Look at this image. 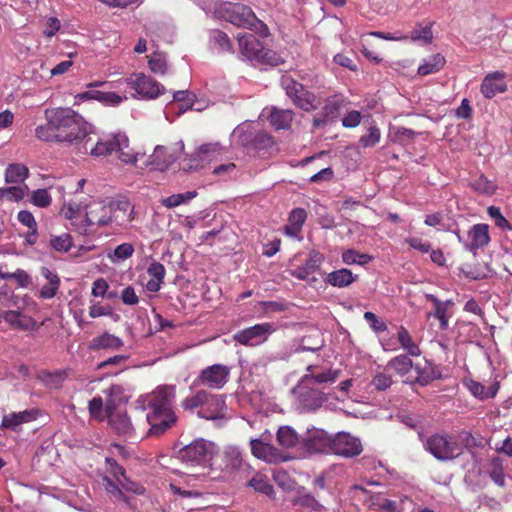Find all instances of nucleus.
<instances>
[{
    "instance_id": "f257e3e1",
    "label": "nucleus",
    "mask_w": 512,
    "mask_h": 512,
    "mask_svg": "<svg viewBox=\"0 0 512 512\" xmlns=\"http://www.w3.org/2000/svg\"><path fill=\"white\" fill-rule=\"evenodd\" d=\"M45 115L47 122L35 129V136L41 141L80 147L93 134V126L71 108L47 110Z\"/></svg>"
},
{
    "instance_id": "f03ea898",
    "label": "nucleus",
    "mask_w": 512,
    "mask_h": 512,
    "mask_svg": "<svg viewBox=\"0 0 512 512\" xmlns=\"http://www.w3.org/2000/svg\"><path fill=\"white\" fill-rule=\"evenodd\" d=\"M91 141L92 138L91 135H89L86 141L78 147V152L81 154H90L95 158L108 156L113 152H118L119 159L125 164L135 163L140 156V153H133L127 150L129 148V139L124 133H117L98 138L95 143H91Z\"/></svg>"
},
{
    "instance_id": "7ed1b4c3",
    "label": "nucleus",
    "mask_w": 512,
    "mask_h": 512,
    "mask_svg": "<svg viewBox=\"0 0 512 512\" xmlns=\"http://www.w3.org/2000/svg\"><path fill=\"white\" fill-rule=\"evenodd\" d=\"M418 438L424 450L440 462L454 461L463 454V447L456 436L447 432H436L426 436L423 431H419Z\"/></svg>"
},
{
    "instance_id": "20e7f679",
    "label": "nucleus",
    "mask_w": 512,
    "mask_h": 512,
    "mask_svg": "<svg viewBox=\"0 0 512 512\" xmlns=\"http://www.w3.org/2000/svg\"><path fill=\"white\" fill-rule=\"evenodd\" d=\"M182 407L186 410L200 408L197 415L207 420L223 419L225 417L226 403L223 395L211 394L206 390H199L195 395L185 398Z\"/></svg>"
},
{
    "instance_id": "39448f33",
    "label": "nucleus",
    "mask_w": 512,
    "mask_h": 512,
    "mask_svg": "<svg viewBox=\"0 0 512 512\" xmlns=\"http://www.w3.org/2000/svg\"><path fill=\"white\" fill-rule=\"evenodd\" d=\"M216 17L230 22L231 24L248 29L256 28L258 25L263 29V35L267 34V26L260 21L252 9L241 3L222 2L215 6Z\"/></svg>"
},
{
    "instance_id": "423d86ee",
    "label": "nucleus",
    "mask_w": 512,
    "mask_h": 512,
    "mask_svg": "<svg viewBox=\"0 0 512 512\" xmlns=\"http://www.w3.org/2000/svg\"><path fill=\"white\" fill-rule=\"evenodd\" d=\"M280 85L293 104L301 110L309 112L319 107L320 103L315 94L290 75H283Z\"/></svg>"
},
{
    "instance_id": "0eeeda50",
    "label": "nucleus",
    "mask_w": 512,
    "mask_h": 512,
    "mask_svg": "<svg viewBox=\"0 0 512 512\" xmlns=\"http://www.w3.org/2000/svg\"><path fill=\"white\" fill-rule=\"evenodd\" d=\"M84 221L85 224L78 227L80 234H88L99 227L109 226L111 209L109 202L92 201L85 206Z\"/></svg>"
},
{
    "instance_id": "6e6552de",
    "label": "nucleus",
    "mask_w": 512,
    "mask_h": 512,
    "mask_svg": "<svg viewBox=\"0 0 512 512\" xmlns=\"http://www.w3.org/2000/svg\"><path fill=\"white\" fill-rule=\"evenodd\" d=\"M216 453L213 442L199 438L185 445L178 451V457L191 465H201L209 462Z\"/></svg>"
},
{
    "instance_id": "1a4fd4ad",
    "label": "nucleus",
    "mask_w": 512,
    "mask_h": 512,
    "mask_svg": "<svg viewBox=\"0 0 512 512\" xmlns=\"http://www.w3.org/2000/svg\"><path fill=\"white\" fill-rule=\"evenodd\" d=\"M220 470L228 475L242 473L249 475L252 466L247 462L243 451L236 445H226L220 453Z\"/></svg>"
},
{
    "instance_id": "9d476101",
    "label": "nucleus",
    "mask_w": 512,
    "mask_h": 512,
    "mask_svg": "<svg viewBox=\"0 0 512 512\" xmlns=\"http://www.w3.org/2000/svg\"><path fill=\"white\" fill-rule=\"evenodd\" d=\"M275 331L274 323L264 322L237 331L233 339L241 345L255 347L266 342Z\"/></svg>"
},
{
    "instance_id": "9b49d317",
    "label": "nucleus",
    "mask_w": 512,
    "mask_h": 512,
    "mask_svg": "<svg viewBox=\"0 0 512 512\" xmlns=\"http://www.w3.org/2000/svg\"><path fill=\"white\" fill-rule=\"evenodd\" d=\"M230 368L222 364H214L203 369L194 380V386H206L210 389H221L228 382Z\"/></svg>"
},
{
    "instance_id": "f8f14e48",
    "label": "nucleus",
    "mask_w": 512,
    "mask_h": 512,
    "mask_svg": "<svg viewBox=\"0 0 512 512\" xmlns=\"http://www.w3.org/2000/svg\"><path fill=\"white\" fill-rule=\"evenodd\" d=\"M292 393L303 411L316 410L327 400L325 393L301 381L293 388Z\"/></svg>"
},
{
    "instance_id": "ddd939ff",
    "label": "nucleus",
    "mask_w": 512,
    "mask_h": 512,
    "mask_svg": "<svg viewBox=\"0 0 512 512\" xmlns=\"http://www.w3.org/2000/svg\"><path fill=\"white\" fill-rule=\"evenodd\" d=\"M126 83L145 99H155L165 91L163 85L143 73L132 74L126 79Z\"/></svg>"
},
{
    "instance_id": "4468645a",
    "label": "nucleus",
    "mask_w": 512,
    "mask_h": 512,
    "mask_svg": "<svg viewBox=\"0 0 512 512\" xmlns=\"http://www.w3.org/2000/svg\"><path fill=\"white\" fill-rule=\"evenodd\" d=\"M363 450L359 438L346 432H339L332 437L331 453L344 458H353L361 454Z\"/></svg>"
},
{
    "instance_id": "2eb2a0df",
    "label": "nucleus",
    "mask_w": 512,
    "mask_h": 512,
    "mask_svg": "<svg viewBox=\"0 0 512 512\" xmlns=\"http://www.w3.org/2000/svg\"><path fill=\"white\" fill-rule=\"evenodd\" d=\"M331 443L332 437L322 429H307L301 437V447L311 454L331 452Z\"/></svg>"
},
{
    "instance_id": "dca6fc26",
    "label": "nucleus",
    "mask_w": 512,
    "mask_h": 512,
    "mask_svg": "<svg viewBox=\"0 0 512 512\" xmlns=\"http://www.w3.org/2000/svg\"><path fill=\"white\" fill-rule=\"evenodd\" d=\"M146 420L150 425L149 434L159 436L174 426L177 416L174 410L149 409Z\"/></svg>"
},
{
    "instance_id": "f3484780",
    "label": "nucleus",
    "mask_w": 512,
    "mask_h": 512,
    "mask_svg": "<svg viewBox=\"0 0 512 512\" xmlns=\"http://www.w3.org/2000/svg\"><path fill=\"white\" fill-rule=\"evenodd\" d=\"M250 448L253 456L270 464H277L287 460L279 449L267 443L264 438L251 439Z\"/></svg>"
},
{
    "instance_id": "a211bd4d",
    "label": "nucleus",
    "mask_w": 512,
    "mask_h": 512,
    "mask_svg": "<svg viewBox=\"0 0 512 512\" xmlns=\"http://www.w3.org/2000/svg\"><path fill=\"white\" fill-rule=\"evenodd\" d=\"M324 346V341L321 338H317L312 341L311 337H303L301 341H293L286 346L282 351L278 352L274 356V360H289L294 354L310 351L317 352Z\"/></svg>"
},
{
    "instance_id": "6ab92c4d",
    "label": "nucleus",
    "mask_w": 512,
    "mask_h": 512,
    "mask_svg": "<svg viewBox=\"0 0 512 512\" xmlns=\"http://www.w3.org/2000/svg\"><path fill=\"white\" fill-rule=\"evenodd\" d=\"M175 397V385H160L148 396V408L174 410Z\"/></svg>"
},
{
    "instance_id": "aec40b11",
    "label": "nucleus",
    "mask_w": 512,
    "mask_h": 512,
    "mask_svg": "<svg viewBox=\"0 0 512 512\" xmlns=\"http://www.w3.org/2000/svg\"><path fill=\"white\" fill-rule=\"evenodd\" d=\"M109 226H125L133 220L134 207L127 199L109 201Z\"/></svg>"
},
{
    "instance_id": "412c9836",
    "label": "nucleus",
    "mask_w": 512,
    "mask_h": 512,
    "mask_svg": "<svg viewBox=\"0 0 512 512\" xmlns=\"http://www.w3.org/2000/svg\"><path fill=\"white\" fill-rule=\"evenodd\" d=\"M339 376V371L337 370H323L318 371V367L315 365H308L306 367V374H304L299 381L304 384L314 386V384H328L334 383Z\"/></svg>"
},
{
    "instance_id": "4be33fe9",
    "label": "nucleus",
    "mask_w": 512,
    "mask_h": 512,
    "mask_svg": "<svg viewBox=\"0 0 512 512\" xmlns=\"http://www.w3.org/2000/svg\"><path fill=\"white\" fill-rule=\"evenodd\" d=\"M505 74L500 71L489 73L482 80L480 91L487 99L493 98L498 93H503L507 90V85L504 82Z\"/></svg>"
},
{
    "instance_id": "5701e85b",
    "label": "nucleus",
    "mask_w": 512,
    "mask_h": 512,
    "mask_svg": "<svg viewBox=\"0 0 512 512\" xmlns=\"http://www.w3.org/2000/svg\"><path fill=\"white\" fill-rule=\"evenodd\" d=\"M238 44L241 54L248 60L257 63L264 47L263 44L251 33L239 34Z\"/></svg>"
},
{
    "instance_id": "b1692460",
    "label": "nucleus",
    "mask_w": 512,
    "mask_h": 512,
    "mask_svg": "<svg viewBox=\"0 0 512 512\" xmlns=\"http://www.w3.org/2000/svg\"><path fill=\"white\" fill-rule=\"evenodd\" d=\"M123 346L124 342L120 337L111 334L107 331L94 337L88 343V349L93 352H97L100 350L113 352L120 350Z\"/></svg>"
},
{
    "instance_id": "393cba45",
    "label": "nucleus",
    "mask_w": 512,
    "mask_h": 512,
    "mask_svg": "<svg viewBox=\"0 0 512 512\" xmlns=\"http://www.w3.org/2000/svg\"><path fill=\"white\" fill-rule=\"evenodd\" d=\"M468 239V243H466V250L473 253L488 245L490 241L488 225L482 223L473 225L468 231Z\"/></svg>"
},
{
    "instance_id": "a878e982",
    "label": "nucleus",
    "mask_w": 512,
    "mask_h": 512,
    "mask_svg": "<svg viewBox=\"0 0 512 512\" xmlns=\"http://www.w3.org/2000/svg\"><path fill=\"white\" fill-rule=\"evenodd\" d=\"M323 261L324 255L316 250H312L305 263L293 269L290 274L297 279L306 280L311 274L319 270Z\"/></svg>"
},
{
    "instance_id": "bb28decb",
    "label": "nucleus",
    "mask_w": 512,
    "mask_h": 512,
    "mask_svg": "<svg viewBox=\"0 0 512 512\" xmlns=\"http://www.w3.org/2000/svg\"><path fill=\"white\" fill-rule=\"evenodd\" d=\"M0 319H3L13 328L20 330H31L36 327V321L27 315L15 310H6L0 312Z\"/></svg>"
},
{
    "instance_id": "cd10ccee",
    "label": "nucleus",
    "mask_w": 512,
    "mask_h": 512,
    "mask_svg": "<svg viewBox=\"0 0 512 512\" xmlns=\"http://www.w3.org/2000/svg\"><path fill=\"white\" fill-rule=\"evenodd\" d=\"M248 476H251L247 482V487L254 489L255 492L263 494L271 499H275L274 487L270 484L268 477L252 468V472Z\"/></svg>"
},
{
    "instance_id": "c85d7f7f",
    "label": "nucleus",
    "mask_w": 512,
    "mask_h": 512,
    "mask_svg": "<svg viewBox=\"0 0 512 512\" xmlns=\"http://www.w3.org/2000/svg\"><path fill=\"white\" fill-rule=\"evenodd\" d=\"M37 416L36 410H24L17 413H10L3 416L0 428L17 430V428L24 423L35 420Z\"/></svg>"
},
{
    "instance_id": "c756f323",
    "label": "nucleus",
    "mask_w": 512,
    "mask_h": 512,
    "mask_svg": "<svg viewBox=\"0 0 512 512\" xmlns=\"http://www.w3.org/2000/svg\"><path fill=\"white\" fill-rule=\"evenodd\" d=\"M292 504L308 509L310 512H327V508L322 505L314 495L301 488L297 495L292 499Z\"/></svg>"
},
{
    "instance_id": "7c9ffc66",
    "label": "nucleus",
    "mask_w": 512,
    "mask_h": 512,
    "mask_svg": "<svg viewBox=\"0 0 512 512\" xmlns=\"http://www.w3.org/2000/svg\"><path fill=\"white\" fill-rule=\"evenodd\" d=\"M109 423L117 434L124 437H131L133 435V425L126 413H110Z\"/></svg>"
},
{
    "instance_id": "2f4dec72",
    "label": "nucleus",
    "mask_w": 512,
    "mask_h": 512,
    "mask_svg": "<svg viewBox=\"0 0 512 512\" xmlns=\"http://www.w3.org/2000/svg\"><path fill=\"white\" fill-rule=\"evenodd\" d=\"M357 276L353 275L352 271L347 268H342L330 272L325 281L329 285L337 288H344L356 281Z\"/></svg>"
},
{
    "instance_id": "473e14b6",
    "label": "nucleus",
    "mask_w": 512,
    "mask_h": 512,
    "mask_svg": "<svg viewBox=\"0 0 512 512\" xmlns=\"http://www.w3.org/2000/svg\"><path fill=\"white\" fill-rule=\"evenodd\" d=\"M294 118V112L290 109L273 107L269 115L271 125L277 129H289Z\"/></svg>"
},
{
    "instance_id": "72a5a7b5",
    "label": "nucleus",
    "mask_w": 512,
    "mask_h": 512,
    "mask_svg": "<svg viewBox=\"0 0 512 512\" xmlns=\"http://www.w3.org/2000/svg\"><path fill=\"white\" fill-rule=\"evenodd\" d=\"M176 160V157L167 152L166 147L158 145L152 155L149 156L148 165L155 169L163 170Z\"/></svg>"
},
{
    "instance_id": "f704fd0d",
    "label": "nucleus",
    "mask_w": 512,
    "mask_h": 512,
    "mask_svg": "<svg viewBox=\"0 0 512 512\" xmlns=\"http://www.w3.org/2000/svg\"><path fill=\"white\" fill-rule=\"evenodd\" d=\"M29 176L28 168L21 163L9 164L5 170V182L8 184H19Z\"/></svg>"
},
{
    "instance_id": "c9c22d12",
    "label": "nucleus",
    "mask_w": 512,
    "mask_h": 512,
    "mask_svg": "<svg viewBox=\"0 0 512 512\" xmlns=\"http://www.w3.org/2000/svg\"><path fill=\"white\" fill-rule=\"evenodd\" d=\"M277 441L284 448L301 446V438L290 426H281L277 431Z\"/></svg>"
},
{
    "instance_id": "e433bc0d",
    "label": "nucleus",
    "mask_w": 512,
    "mask_h": 512,
    "mask_svg": "<svg viewBox=\"0 0 512 512\" xmlns=\"http://www.w3.org/2000/svg\"><path fill=\"white\" fill-rule=\"evenodd\" d=\"M445 58L443 55L437 53L429 56L423 60V63L418 67V74L426 76L438 72L445 65Z\"/></svg>"
},
{
    "instance_id": "4c0bfd02",
    "label": "nucleus",
    "mask_w": 512,
    "mask_h": 512,
    "mask_svg": "<svg viewBox=\"0 0 512 512\" xmlns=\"http://www.w3.org/2000/svg\"><path fill=\"white\" fill-rule=\"evenodd\" d=\"M407 36V40L412 42L421 43L423 45L430 44L433 40L432 24H419L410 32V35Z\"/></svg>"
},
{
    "instance_id": "58836bf2",
    "label": "nucleus",
    "mask_w": 512,
    "mask_h": 512,
    "mask_svg": "<svg viewBox=\"0 0 512 512\" xmlns=\"http://www.w3.org/2000/svg\"><path fill=\"white\" fill-rule=\"evenodd\" d=\"M224 148L220 143H206L201 145L193 154L195 161L212 160L216 155H220Z\"/></svg>"
},
{
    "instance_id": "ea45409f",
    "label": "nucleus",
    "mask_w": 512,
    "mask_h": 512,
    "mask_svg": "<svg viewBox=\"0 0 512 512\" xmlns=\"http://www.w3.org/2000/svg\"><path fill=\"white\" fill-rule=\"evenodd\" d=\"M37 378L49 388H59L61 387L63 381L66 378L65 371H54L50 372L47 370H42L38 373Z\"/></svg>"
},
{
    "instance_id": "a19ab883",
    "label": "nucleus",
    "mask_w": 512,
    "mask_h": 512,
    "mask_svg": "<svg viewBox=\"0 0 512 512\" xmlns=\"http://www.w3.org/2000/svg\"><path fill=\"white\" fill-rule=\"evenodd\" d=\"M387 367L393 369L400 376H405L414 370L412 360L407 355H399L392 358Z\"/></svg>"
},
{
    "instance_id": "79ce46f5",
    "label": "nucleus",
    "mask_w": 512,
    "mask_h": 512,
    "mask_svg": "<svg viewBox=\"0 0 512 512\" xmlns=\"http://www.w3.org/2000/svg\"><path fill=\"white\" fill-rule=\"evenodd\" d=\"M397 338L401 347L406 350L409 355L419 356L421 354L419 346L413 341L406 328L400 327L397 333Z\"/></svg>"
},
{
    "instance_id": "37998d69",
    "label": "nucleus",
    "mask_w": 512,
    "mask_h": 512,
    "mask_svg": "<svg viewBox=\"0 0 512 512\" xmlns=\"http://www.w3.org/2000/svg\"><path fill=\"white\" fill-rule=\"evenodd\" d=\"M372 260V256L359 253L354 249H347L342 253V262L346 265L358 264L364 266Z\"/></svg>"
},
{
    "instance_id": "c03bdc74",
    "label": "nucleus",
    "mask_w": 512,
    "mask_h": 512,
    "mask_svg": "<svg viewBox=\"0 0 512 512\" xmlns=\"http://www.w3.org/2000/svg\"><path fill=\"white\" fill-rule=\"evenodd\" d=\"M197 195L196 191H188L180 194H173L161 200V204L166 208H174L181 204H186L195 198Z\"/></svg>"
},
{
    "instance_id": "a18cd8bd",
    "label": "nucleus",
    "mask_w": 512,
    "mask_h": 512,
    "mask_svg": "<svg viewBox=\"0 0 512 512\" xmlns=\"http://www.w3.org/2000/svg\"><path fill=\"white\" fill-rule=\"evenodd\" d=\"M471 188L482 195H492L496 191V185L483 174L470 183Z\"/></svg>"
},
{
    "instance_id": "49530a36",
    "label": "nucleus",
    "mask_w": 512,
    "mask_h": 512,
    "mask_svg": "<svg viewBox=\"0 0 512 512\" xmlns=\"http://www.w3.org/2000/svg\"><path fill=\"white\" fill-rule=\"evenodd\" d=\"M454 303L452 300H446L443 302L442 306L437 307L434 309L433 313H429L428 316H433L440 322V328L442 330L448 329L449 326V318L451 317V314L448 312L449 306H453Z\"/></svg>"
},
{
    "instance_id": "de8ad7c7",
    "label": "nucleus",
    "mask_w": 512,
    "mask_h": 512,
    "mask_svg": "<svg viewBox=\"0 0 512 512\" xmlns=\"http://www.w3.org/2000/svg\"><path fill=\"white\" fill-rule=\"evenodd\" d=\"M211 42L217 46L220 52H229L232 50V44L226 33L220 30H212L210 32Z\"/></svg>"
},
{
    "instance_id": "09e8293b",
    "label": "nucleus",
    "mask_w": 512,
    "mask_h": 512,
    "mask_svg": "<svg viewBox=\"0 0 512 512\" xmlns=\"http://www.w3.org/2000/svg\"><path fill=\"white\" fill-rule=\"evenodd\" d=\"M50 245L55 251L62 253L68 252L73 245L72 237L68 233L51 236Z\"/></svg>"
},
{
    "instance_id": "8fccbe9b",
    "label": "nucleus",
    "mask_w": 512,
    "mask_h": 512,
    "mask_svg": "<svg viewBox=\"0 0 512 512\" xmlns=\"http://www.w3.org/2000/svg\"><path fill=\"white\" fill-rule=\"evenodd\" d=\"M255 134V131L246 126H237L232 132V136L237 137L240 144L246 147H253Z\"/></svg>"
},
{
    "instance_id": "3c124183",
    "label": "nucleus",
    "mask_w": 512,
    "mask_h": 512,
    "mask_svg": "<svg viewBox=\"0 0 512 512\" xmlns=\"http://www.w3.org/2000/svg\"><path fill=\"white\" fill-rule=\"evenodd\" d=\"M371 505L373 509L378 512H397L402 510L397 508L396 500H390L380 496L374 497L371 501Z\"/></svg>"
},
{
    "instance_id": "603ef678",
    "label": "nucleus",
    "mask_w": 512,
    "mask_h": 512,
    "mask_svg": "<svg viewBox=\"0 0 512 512\" xmlns=\"http://www.w3.org/2000/svg\"><path fill=\"white\" fill-rule=\"evenodd\" d=\"M285 62L284 58L276 51L263 47L262 53L257 61L259 64L279 66Z\"/></svg>"
},
{
    "instance_id": "864d4df0",
    "label": "nucleus",
    "mask_w": 512,
    "mask_h": 512,
    "mask_svg": "<svg viewBox=\"0 0 512 512\" xmlns=\"http://www.w3.org/2000/svg\"><path fill=\"white\" fill-rule=\"evenodd\" d=\"M490 479L499 487L506 486V476L500 461L494 460L491 469L488 471Z\"/></svg>"
},
{
    "instance_id": "5fc2aeb1",
    "label": "nucleus",
    "mask_w": 512,
    "mask_h": 512,
    "mask_svg": "<svg viewBox=\"0 0 512 512\" xmlns=\"http://www.w3.org/2000/svg\"><path fill=\"white\" fill-rule=\"evenodd\" d=\"M27 189L28 187L26 185L24 187L10 186L0 188V198H6L10 201H19L24 198Z\"/></svg>"
},
{
    "instance_id": "6e6d98bb",
    "label": "nucleus",
    "mask_w": 512,
    "mask_h": 512,
    "mask_svg": "<svg viewBox=\"0 0 512 512\" xmlns=\"http://www.w3.org/2000/svg\"><path fill=\"white\" fill-rule=\"evenodd\" d=\"M103 482L108 494L112 495L117 500L127 504L129 503V498L123 493L122 489L119 487V483L117 484L108 476L103 477Z\"/></svg>"
},
{
    "instance_id": "4d7b16f0",
    "label": "nucleus",
    "mask_w": 512,
    "mask_h": 512,
    "mask_svg": "<svg viewBox=\"0 0 512 512\" xmlns=\"http://www.w3.org/2000/svg\"><path fill=\"white\" fill-rule=\"evenodd\" d=\"M414 371L416 373L415 381L421 386L429 384L432 380L438 377L432 367L424 368L422 370L418 365H416Z\"/></svg>"
},
{
    "instance_id": "13d9d810",
    "label": "nucleus",
    "mask_w": 512,
    "mask_h": 512,
    "mask_svg": "<svg viewBox=\"0 0 512 512\" xmlns=\"http://www.w3.org/2000/svg\"><path fill=\"white\" fill-rule=\"evenodd\" d=\"M273 480L283 490L291 491L294 487V481L283 469L274 470Z\"/></svg>"
},
{
    "instance_id": "bf43d9fd",
    "label": "nucleus",
    "mask_w": 512,
    "mask_h": 512,
    "mask_svg": "<svg viewBox=\"0 0 512 512\" xmlns=\"http://www.w3.org/2000/svg\"><path fill=\"white\" fill-rule=\"evenodd\" d=\"M381 138L380 129L377 126H370L367 134L360 137V144L363 147H373L375 146Z\"/></svg>"
},
{
    "instance_id": "052dcab7",
    "label": "nucleus",
    "mask_w": 512,
    "mask_h": 512,
    "mask_svg": "<svg viewBox=\"0 0 512 512\" xmlns=\"http://www.w3.org/2000/svg\"><path fill=\"white\" fill-rule=\"evenodd\" d=\"M150 70L155 74L163 75L166 72V59L162 54L155 53L148 60Z\"/></svg>"
},
{
    "instance_id": "680f3d73",
    "label": "nucleus",
    "mask_w": 512,
    "mask_h": 512,
    "mask_svg": "<svg viewBox=\"0 0 512 512\" xmlns=\"http://www.w3.org/2000/svg\"><path fill=\"white\" fill-rule=\"evenodd\" d=\"M306 219V210L303 208H295L289 213L288 222L295 227L296 231H301Z\"/></svg>"
},
{
    "instance_id": "e2e57ef3",
    "label": "nucleus",
    "mask_w": 512,
    "mask_h": 512,
    "mask_svg": "<svg viewBox=\"0 0 512 512\" xmlns=\"http://www.w3.org/2000/svg\"><path fill=\"white\" fill-rule=\"evenodd\" d=\"M105 392L110 397L106 404V409L110 411L116 405L117 401H121L124 388L119 384H113Z\"/></svg>"
},
{
    "instance_id": "0e129e2a",
    "label": "nucleus",
    "mask_w": 512,
    "mask_h": 512,
    "mask_svg": "<svg viewBox=\"0 0 512 512\" xmlns=\"http://www.w3.org/2000/svg\"><path fill=\"white\" fill-rule=\"evenodd\" d=\"M52 198L47 189H37L32 193V203L40 208L48 207Z\"/></svg>"
},
{
    "instance_id": "69168bd1",
    "label": "nucleus",
    "mask_w": 512,
    "mask_h": 512,
    "mask_svg": "<svg viewBox=\"0 0 512 512\" xmlns=\"http://www.w3.org/2000/svg\"><path fill=\"white\" fill-rule=\"evenodd\" d=\"M364 319L369 324L370 328L376 333H381L387 330L385 322L379 319L373 312H365Z\"/></svg>"
},
{
    "instance_id": "338daca9",
    "label": "nucleus",
    "mask_w": 512,
    "mask_h": 512,
    "mask_svg": "<svg viewBox=\"0 0 512 512\" xmlns=\"http://www.w3.org/2000/svg\"><path fill=\"white\" fill-rule=\"evenodd\" d=\"M118 483L122 489L127 492H131L136 495H143L145 493V488L141 484L129 479L126 474L118 481Z\"/></svg>"
},
{
    "instance_id": "774afa93",
    "label": "nucleus",
    "mask_w": 512,
    "mask_h": 512,
    "mask_svg": "<svg viewBox=\"0 0 512 512\" xmlns=\"http://www.w3.org/2000/svg\"><path fill=\"white\" fill-rule=\"evenodd\" d=\"M392 378L390 375L379 372L377 373L372 381L371 384L375 387L378 391H385L392 385Z\"/></svg>"
}]
</instances>
